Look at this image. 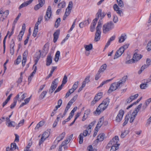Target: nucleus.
I'll use <instances>...</instances> for the list:
<instances>
[{"instance_id":"obj_1","label":"nucleus","mask_w":151,"mask_h":151,"mask_svg":"<svg viewBox=\"0 0 151 151\" xmlns=\"http://www.w3.org/2000/svg\"><path fill=\"white\" fill-rule=\"evenodd\" d=\"M109 103V98H107L105 99L99 105L98 108H97L95 111L94 112V113L99 114L100 113L104 110H105L107 107Z\"/></svg>"},{"instance_id":"obj_2","label":"nucleus","mask_w":151,"mask_h":151,"mask_svg":"<svg viewBox=\"0 0 151 151\" xmlns=\"http://www.w3.org/2000/svg\"><path fill=\"white\" fill-rule=\"evenodd\" d=\"M114 27V24L111 21L104 24L102 27L103 32L106 34L112 30Z\"/></svg>"},{"instance_id":"obj_3","label":"nucleus","mask_w":151,"mask_h":151,"mask_svg":"<svg viewBox=\"0 0 151 151\" xmlns=\"http://www.w3.org/2000/svg\"><path fill=\"white\" fill-rule=\"evenodd\" d=\"M106 15V14L105 12H102L101 9H99L96 14L97 17H96L93 21V24L94 26L96 25L97 21L100 17L101 20Z\"/></svg>"},{"instance_id":"obj_4","label":"nucleus","mask_w":151,"mask_h":151,"mask_svg":"<svg viewBox=\"0 0 151 151\" xmlns=\"http://www.w3.org/2000/svg\"><path fill=\"white\" fill-rule=\"evenodd\" d=\"M121 87V86L120 85V83H119L118 82L114 83L111 85L108 91V93H110Z\"/></svg>"},{"instance_id":"obj_5","label":"nucleus","mask_w":151,"mask_h":151,"mask_svg":"<svg viewBox=\"0 0 151 151\" xmlns=\"http://www.w3.org/2000/svg\"><path fill=\"white\" fill-rule=\"evenodd\" d=\"M73 3L72 1L69 2L67 8L66 9V11L63 17V20H65L67 17L70 14V11L73 8Z\"/></svg>"},{"instance_id":"obj_6","label":"nucleus","mask_w":151,"mask_h":151,"mask_svg":"<svg viewBox=\"0 0 151 151\" xmlns=\"http://www.w3.org/2000/svg\"><path fill=\"white\" fill-rule=\"evenodd\" d=\"M52 14L51 8L49 6L47 9L46 14L45 16V19L46 21H48L50 18Z\"/></svg>"},{"instance_id":"obj_7","label":"nucleus","mask_w":151,"mask_h":151,"mask_svg":"<svg viewBox=\"0 0 151 151\" xmlns=\"http://www.w3.org/2000/svg\"><path fill=\"white\" fill-rule=\"evenodd\" d=\"M58 80L57 78H56L53 81L52 83L50 88L49 89V92L50 93H52L55 90L58 86V83L55 82Z\"/></svg>"},{"instance_id":"obj_8","label":"nucleus","mask_w":151,"mask_h":151,"mask_svg":"<svg viewBox=\"0 0 151 151\" xmlns=\"http://www.w3.org/2000/svg\"><path fill=\"white\" fill-rule=\"evenodd\" d=\"M124 51L123 47H120L116 52L114 56V59H115L120 57L123 53Z\"/></svg>"},{"instance_id":"obj_9","label":"nucleus","mask_w":151,"mask_h":151,"mask_svg":"<svg viewBox=\"0 0 151 151\" xmlns=\"http://www.w3.org/2000/svg\"><path fill=\"white\" fill-rule=\"evenodd\" d=\"M124 114V111L122 109L120 110L116 117V121L118 122H120L122 119Z\"/></svg>"},{"instance_id":"obj_10","label":"nucleus","mask_w":151,"mask_h":151,"mask_svg":"<svg viewBox=\"0 0 151 151\" xmlns=\"http://www.w3.org/2000/svg\"><path fill=\"white\" fill-rule=\"evenodd\" d=\"M119 140V139L118 136H116L110 141L109 143H110L111 145L119 146V144H117Z\"/></svg>"},{"instance_id":"obj_11","label":"nucleus","mask_w":151,"mask_h":151,"mask_svg":"<svg viewBox=\"0 0 151 151\" xmlns=\"http://www.w3.org/2000/svg\"><path fill=\"white\" fill-rule=\"evenodd\" d=\"M113 8L114 10L116 11L117 14L120 16H122L123 15V12L120 9V8L117 4H114L113 6Z\"/></svg>"},{"instance_id":"obj_12","label":"nucleus","mask_w":151,"mask_h":151,"mask_svg":"<svg viewBox=\"0 0 151 151\" xmlns=\"http://www.w3.org/2000/svg\"><path fill=\"white\" fill-rule=\"evenodd\" d=\"M142 57V56L140 54H137V53H135L133 55L132 60V62L135 63L137 61L139 60Z\"/></svg>"},{"instance_id":"obj_13","label":"nucleus","mask_w":151,"mask_h":151,"mask_svg":"<svg viewBox=\"0 0 151 151\" xmlns=\"http://www.w3.org/2000/svg\"><path fill=\"white\" fill-rule=\"evenodd\" d=\"M46 65L47 66H49L52 62V56L50 53L48 54L46 58Z\"/></svg>"},{"instance_id":"obj_14","label":"nucleus","mask_w":151,"mask_h":151,"mask_svg":"<svg viewBox=\"0 0 151 151\" xmlns=\"http://www.w3.org/2000/svg\"><path fill=\"white\" fill-rule=\"evenodd\" d=\"M28 54V52L27 51H25L24 52L23 54V60L22 61V65L23 67L24 66L27 60V57Z\"/></svg>"},{"instance_id":"obj_15","label":"nucleus","mask_w":151,"mask_h":151,"mask_svg":"<svg viewBox=\"0 0 151 151\" xmlns=\"http://www.w3.org/2000/svg\"><path fill=\"white\" fill-rule=\"evenodd\" d=\"M60 33V31L57 30L53 34V42L55 43L57 41Z\"/></svg>"},{"instance_id":"obj_16","label":"nucleus","mask_w":151,"mask_h":151,"mask_svg":"<svg viewBox=\"0 0 151 151\" xmlns=\"http://www.w3.org/2000/svg\"><path fill=\"white\" fill-rule=\"evenodd\" d=\"M90 21H89V19H88L84 22L80 23L79 24V27L81 28H82L85 27L86 25H88L89 24L90 22H91L90 20Z\"/></svg>"},{"instance_id":"obj_17","label":"nucleus","mask_w":151,"mask_h":151,"mask_svg":"<svg viewBox=\"0 0 151 151\" xmlns=\"http://www.w3.org/2000/svg\"><path fill=\"white\" fill-rule=\"evenodd\" d=\"M105 134L104 133L100 134L97 137V138L96 139L97 142L102 141L104 139Z\"/></svg>"},{"instance_id":"obj_18","label":"nucleus","mask_w":151,"mask_h":151,"mask_svg":"<svg viewBox=\"0 0 151 151\" xmlns=\"http://www.w3.org/2000/svg\"><path fill=\"white\" fill-rule=\"evenodd\" d=\"M84 47L86 51H90L93 49V45L91 44H90L89 45H84Z\"/></svg>"},{"instance_id":"obj_19","label":"nucleus","mask_w":151,"mask_h":151,"mask_svg":"<svg viewBox=\"0 0 151 151\" xmlns=\"http://www.w3.org/2000/svg\"><path fill=\"white\" fill-rule=\"evenodd\" d=\"M65 132H63L60 135L59 137H57L56 138V140H58V143L63 139L65 136Z\"/></svg>"},{"instance_id":"obj_20","label":"nucleus","mask_w":151,"mask_h":151,"mask_svg":"<svg viewBox=\"0 0 151 151\" xmlns=\"http://www.w3.org/2000/svg\"><path fill=\"white\" fill-rule=\"evenodd\" d=\"M78 81L74 83L72 86V88L70 89L71 90H72V93H73L78 88Z\"/></svg>"},{"instance_id":"obj_21","label":"nucleus","mask_w":151,"mask_h":151,"mask_svg":"<svg viewBox=\"0 0 151 151\" xmlns=\"http://www.w3.org/2000/svg\"><path fill=\"white\" fill-rule=\"evenodd\" d=\"M126 35L122 34L121 36L119 38V42L121 43L123 42L126 39Z\"/></svg>"},{"instance_id":"obj_22","label":"nucleus","mask_w":151,"mask_h":151,"mask_svg":"<svg viewBox=\"0 0 151 151\" xmlns=\"http://www.w3.org/2000/svg\"><path fill=\"white\" fill-rule=\"evenodd\" d=\"M106 67L107 65L106 64H104L101 66L98 71L101 73H103L106 69Z\"/></svg>"},{"instance_id":"obj_23","label":"nucleus","mask_w":151,"mask_h":151,"mask_svg":"<svg viewBox=\"0 0 151 151\" xmlns=\"http://www.w3.org/2000/svg\"><path fill=\"white\" fill-rule=\"evenodd\" d=\"M60 52L59 51H57L55 54V57L54 59V60L56 62H57L58 61L59 57L60 56Z\"/></svg>"},{"instance_id":"obj_24","label":"nucleus","mask_w":151,"mask_h":151,"mask_svg":"<svg viewBox=\"0 0 151 151\" xmlns=\"http://www.w3.org/2000/svg\"><path fill=\"white\" fill-rule=\"evenodd\" d=\"M101 33H96L94 40L95 42L98 41L100 39Z\"/></svg>"},{"instance_id":"obj_25","label":"nucleus","mask_w":151,"mask_h":151,"mask_svg":"<svg viewBox=\"0 0 151 151\" xmlns=\"http://www.w3.org/2000/svg\"><path fill=\"white\" fill-rule=\"evenodd\" d=\"M127 79V76H124L123 77L122 79L119 81L118 82L119 83H120V86H122L123 84L126 81Z\"/></svg>"},{"instance_id":"obj_26","label":"nucleus","mask_w":151,"mask_h":151,"mask_svg":"<svg viewBox=\"0 0 151 151\" xmlns=\"http://www.w3.org/2000/svg\"><path fill=\"white\" fill-rule=\"evenodd\" d=\"M50 134L49 131L47 130L43 133L42 136L45 138V139H46L49 136Z\"/></svg>"},{"instance_id":"obj_27","label":"nucleus","mask_w":151,"mask_h":151,"mask_svg":"<svg viewBox=\"0 0 151 151\" xmlns=\"http://www.w3.org/2000/svg\"><path fill=\"white\" fill-rule=\"evenodd\" d=\"M47 92L46 91H43L39 97V99L41 100L43 99L46 95Z\"/></svg>"},{"instance_id":"obj_28","label":"nucleus","mask_w":151,"mask_h":151,"mask_svg":"<svg viewBox=\"0 0 151 151\" xmlns=\"http://www.w3.org/2000/svg\"><path fill=\"white\" fill-rule=\"evenodd\" d=\"M17 148H18V147H17L16 144L15 143L13 142L11 143V150H13Z\"/></svg>"},{"instance_id":"obj_29","label":"nucleus","mask_w":151,"mask_h":151,"mask_svg":"<svg viewBox=\"0 0 151 151\" xmlns=\"http://www.w3.org/2000/svg\"><path fill=\"white\" fill-rule=\"evenodd\" d=\"M104 121V118L102 117L99 119V121L97 124V126L101 127L103 124Z\"/></svg>"},{"instance_id":"obj_30","label":"nucleus","mask_w":151,"mask_h":151,"mask_svg":"<svg viewBox=\"0 0 151 151\" xmlns=\"http://www.w3.org/2000/svg\"><path fill=\"white\" fill-rule=\"evenodd\" d=\"M38 31V27H34V29L33 30V33L32 34V36L35 37H36L37 35V32Z\"/></svg>"},{"instance_id":"obj_31","label":"nucleus","mask_w":151,"mask_h":151,"mask_svg":"<svg viewBox=\"0 0 151 151\" xmlns=\"http://www.w3.org/2000/svg\"><path fill=\"white\" fill-rule=\"evenodd\" d=\"M60 22V18H58L57 19L55 22V26L56 28H57L59 26Z\"/></svg>"},{"instance_id":"obj_32","label":"nucleus","mask_w":151,"mask_h":151,"mask_svg":"<svg viewBox=\"0 0 151 151\" xmlns=\"http://www.w3.org/2000/svg\"><path fill=\"white\" fill-rule=\"evenodd\" d=\"M74 101L72 99L70 100L68 103L67 105L66 106V108L69 109L71 105Z\"/></svg>"},{"instance_id":"obj_33","label":"nucleus","mask_w":151,"mask_h":151,"mask_svg":"<svg viewBox=\"0 0 151 151\" xmlns=\"http://www.w3.org/2000/svg\"><path fill=\"white\" fill-rule=\"evenodd\" d=\"M9 14V11L8 10H6L4 12L3 15H2V17H3V21L5 18Z\"/></svg>"},{"instance_id":"obj_34","label":"nucleus","mask_w":151,"mask_h":151,"mask_svg":"<svg viewBox=\"0 0 151 151\" xmlns=\"http://www.w3.org/2000/svg\"><path fill=\"white\" fill-rule=\"evenodd\" d=\"M137 114H134V113H132L129 120L130 123H132L133 122Z\"/></svg>"},{"instance_id":"obj_35","label":"nucleus","mask_w":151,"mask_h":151,"mask_svg":"<svg viewBox=\"0 0 151 151\" xmlns=\"http://www.w3.org/2000/svg\"><path fill=\"white\" fill-rule=\"evenodd\" d=\"M24 119H23L22 120H21L18 123V125L16 126V129H17L19 128V127L22 126L24 124Z\"/></svg>"},{"instance_id":"obj_36","label":"nucleus","mask_w":151,"mask_h":151,"mask_svg":"<svg viewBox=\"0 0 151 151\" xmlns=\"http://www.w3.org/2000/svg\"><path fill=\"white\" fill-rule=\"evenodd\" d=\"M79 138V143L80 144H82L83 142V137L82 136V133H81L78 137Z\"/></svg>"},{"instance_id":"obj_37","label":"nucleus","mask_w":151,"mask_h":151,"mask_svg":"<svg viewBox=\"0 0 151 151\" xmlns=\"http://www.w3.org/2000/svg\"><path fill=\"white\" fill-rule=\"evenodd\" d=\"M43 6V5H42V4H41L39 3L38 4H37L35 6L34 9L35 10H37L40 8L42 7Z\"/></svg>"},{"instance_id":"obj_38","label":"nucleus","mask_w":151,"mask_h":151,"mask_svg":"<svg viewBox=\"0 0 151 151\" xmlns=\"http://www.w3.org/2000/svg\"><path fill=\"white\" fill-rule=\"evenodd\" d=\"M116 1L119 6L121 7H123L124 4L122 0H116Z\"/></svg>"},{"instance_id":"obj_39","label":"nucleus","mask_w":151,"mask_h":151,"mask_svg":"<svg viewBox=\"0 0 151 151\" xmlns=\"http://www.w3.org/2000/svg\"><path fill=\"white\" fill-rule=\"evenodd\" d=\"M24 33L22 31H20L18 36V39L19 41H21L22 40V37Z\"/></svg>"},{"instance_id":"obj_40","label":"nucleus","mask_w":151,"mask_h":151,"mask_svg":"<svg viewBox=\"0 0 151 151\" xmlns=\"http://www.w3.org/2000/svg\"><path fill=\"white\" fill-rule=\"evenodd\" d=\"M128 133V130H125L124 132H122L120 137L122 138H124Z\"/></svg>"},{"instance_id":"obj_41","label":"nucleus","mask_w":151,"mask_h":151,"mask_svg":"<svg viewBox=\"0 0 151 151\" xmlns=\"http://www.w3.org/2000/svg\"><path fill=\"white\" fill-rule=\"evenodd\" d=\"M148 87V85L146 83H142L140 85V87L142 89H145Z\"/></svg>"},{"instance_id":"obj_42","label":"nucleus","mask_w":151,"mask_h":151,"mask_svg":"<svg viewBox=\"0 0 151 151\" xmlns=\"http://www.w3.org/2000/svg\"><path fill=\"white\" fill-rule=\"evenodd\" d=\"M65 6V3L64 1H63L59 4L58 6V8H60V6H61V8H64Z\"/></svg>"},{"instance_id":"obj_43","label":"nucleus","mask_w":151,"mask_h":151,"mask_svg":"<svg viewBox=\"0 0 151 151\" xmlns=\"http://www.w3.org/2000/svg\"><path fill=\"white\" fill-rule=\"evenodd\" d=\"M113 21L114 23H116L118 21V18L116 14L113 15Z\"/></svg>"},{"instance_id":"obj_44","label":"nucleus","mask_w":151,"mask_h":151,"mask_svg":"<svg viewBox=\"0 0 151 151\" xmlns=\"http://www.w3.org/2000/svg\"><path fill=\"white\" fill-rule=\"evenodd\" d=\"M101 73L99 71H98V73L96 74L95 77V79L96 80H98L99 78L101 76V75L100 74V73Z\"/></svg>"},{"instance_id":"obj_45","label":"nucleus","mask_w":151,"mask_h":151,"mask_svg":"<svg viewBox=\"0 0 151 151\" xmlns=\"http://www.w3.org/2000/svg\"><path fill=\"white\" fill-rule=\"evenodd\" d=\"M21 56L19 55L17 57L16 60V63L17 65H18L21 62Z\"/></svg>"},{"instance_id":"obj_46","label":"nucleus","mask_w":151,"mask_h":151,"mask_svg":"<svg viewBox=\"0 0 151 151\" xmlns=\"http://www.w3.org/2000/svg\"><path fill=\"white\" fill-rule=\"evenodd\" d=\"M118 146L112 145L110 151H116L118 148Z\"/></svg>"},{"instance_id":"obj_47","label":"nucleus","mask_w":151,"mask_h":151,"mask_svg":"<svg viewBox=\"0 0 151 151\" xmlns=\"http://www.w3.org/2000/svg\"><path fill=\"white\" fill-rule=\"evenodd\" d=\"M146 49L148 51L151 50V42L150 41L148 43L146 47Z\"/></svg>"},{"instance_id":"obj_48","label":"nucleus","mask_w":151,"mask_h":151,"mask_svg":"<svg viewBox=\"0 0 151 151\" xmlns=\"http://www.w3.org/2000/svg\"><path fill=\"white\" fill-rule=\"evenodd\" d=\"M8 124V126L9 127H14L15 126V123L14 122H10Z\"/></svg>"},{"instance_id":"obj_49","label":"nucleus","mask_w":151,"mask_h":151,"mask_svg":"<svg viewBox=\"0 0 151 151\" xmlns=\"http://www.w3.org/2000/svg\"><path fill=\"white\" fill-rule=\"evenodd\" d=\"M8 35H6L4 37L3 40V46H4V53L5 52V42L6 40Z\"/></svg>"},{"instance_id":"obj_50","label":"nucleus","mask_w":151,"mask_h":151,"mask_svg":"<svg viewBox=\"0 0 151 151\" xmlns=\"http://www.w3.org/2000/svg\"><path fill=\"white\" fill-rule=\"evenodd\" d=\"M35 73H33V71L31 75L29 76L28 78V81L29 83H30V82L31 81L32 77L33 76L34 74H35Z\"/></svg>"},{"instance_id":"obj_51","label":"nucleus","mask_w":151,"mask_h":151,"mask_svg":"<svg viewBox=\"0 0 151 151\" xmlns=\"http://www.w3.org/2000/svg\"><path fill=\"white\" fill-rule=\"evenodd\" d=\"M138 95H139L138 94H137L133 96H131L130 97V98L132 101L134 100L135 99H136L138 97Z\"/></svg>"},{"instance_id":"obj_52","label":"nucleus","mask_w":151,"mask_h":151,"mask_svg":"<svg viewBox=\"0 0 151 151\" xmlns=\"http://www.w3.org/2000/svg\"><path fill=\"white\" fill-rule=\"evenodd\" d=\"M67 82V77L66 75H65L64 76L63 78V81L62 82L63 83V84H66Z\"/></svg>"},{"instance_id":"obj_53","label":"nucleus","mask_w":151,"mask_h":151,"mask_svg":"<svg viewBox=\"0 0 151 151\" xmlns=\"http://www.w3.org/2000/svg\"><path fill=\"white\" fill-rule=\"evenodd\" d=\"M21 15V14L19 13L18 14V16L16 18V19H15L14 20V22H13V24L14 25H15L17 23V21L18 20L19 18V17H20Z\"/></svg>"},{"instance_id":"obj_54","label":"nucleus","mask_w":151,"mask_h":151,"mask_svg":"<svg viewBox=\"0 0 151 151\" xmlns=\"http://www.w3.org/2000/svg\"><path fill=\"white\" fill-rule=\"evenodd\" d=\"M17 102V101L16 100H14L13 103L10 106V108L12 109L14 108Z\"/></svg>"},{"instance_id":"obj_55","label":"nucleus","mask_w":151,"mask_h":151,"mask_svg":"<svg viewBox=\"0 0 151 151\" xmlns=\"http://www.w3.org/2000/svg\"><path fill=\"white\" fill-rule=\"evenodd\" d=\"M14 42L13 39H12L11 41V43L10 45V48H14Z\"/></svg>"},{"instance_id":"obj_56","label":"nucleus","mask_w":151,"mask_h":151,"mask_svg":"<svg viewBox=\"0 0 151 151\" xmlns=\"http://www.w3.org/2000/svg\"><path fill=\"white\" fill-rule=\"evenodd\" d=\"M90 76H87L85 78L84 81H83L84 83H88L90 81Z\"/></svg>"},{"instance_id":"obj_57","label":"nucleus","mask_w":151,"mask_h":151,"mask_svg":"<svg viewBox=\"0 0 151 151\" xmlns=\"http://www.w3.org/2000/svg\"><path fill=\"white\" fill-rule=\"evenodd\" d=\"M76 19L74 21L73 24L71 27L70 28V29H69V32H70L74 28V27H75V23L76 22Z\"/></svg>"},{"instance_id":"obj_58","label":"nucleus","mask_w":151,"mask_h":151,"mask_svg":"<svg viewBox=\"0 0 151 151\" xmlns=\"http://www.w3.org/2000/svg\"><path fill=\"white\" fill-rule=\"evenodd\" d=\"M62 100L61 99H59L58 102V105L57 106L58 107L60 108L62 104Z\"/></svg>"},{"instance_id":"obj_59","label":"nucleus","mask_w":151,"mask_h":151,"mask_svg":"<svg viewBox=\"0 0 151 151\" xmlns=\"http://www.w3.org/2000/svg\"><path fill=\"white\" fill-rule=\"evenodd\" d=\"M46 139H45V138L43 137V136H42V137L41 138V139L40 140L39 143V145H40L43 142L45 141V140Z\"/></svg>"},{"instance_id":"obj_60","label":"nucleus","mask_w":151,"mask_h":151,"mask_svg":"<svg viewBox=\"0 0 151 151\" xmlns=\"http://www.w3.org/2000/svg\"><path fill=\"white\" fill-rule=\"evenodd\" d=\"M74 112L73 111H71L70 114V116L68 117V120H70L73 117L74 114Z\"/></svg>"},{"instance_id":"obj_61","label":"nucleus","mask_w":151,"mask_h":151,"mask_svg":"<svg viewBox=\"0 0 151 151\" xmlns=\"http://www.w3.org/2000/svg\"><path fill=\"white\" fill-rule=\"evenodd\" d=\"M151 64V62L150 59L149 58H147L146 60V65H147V67H148Z\"/></svg>"},{"instance_id":"obj_62","label":"nucleus","mask_w":151,"mask_h":151,"mask_svg":"<svg viewBox=\"0 0 151 151\" xmlns=\"http://www.w3.org/2000/svg\"><path fill=\"white\" fill-rule=\"evenodd\" d=\"M101 27H99L97 26L96 27V33H101Z\"/></svg>"},{"instance_id":"obj_63","label":"nucleus","mask_w":151,"mask_h":151,"mask_svg":"<svg viewBox=\"0 0 151 151\" xmlns=\"http://www.w3.org/2000/svg\"><path fill=\"white\" fill-rule=\"evenodd\" d=\"M27 6V4L26 2L24 3H22L19 7V9H21L22 8L25 7L26 6Z\"/></svg>"},{"instance_id":"obj_64","label":"nucleus","mask_w":151,"mask_h":151,"mask_svg":"<svg viewBox=\"0 0 151 151\" xmlns=\"http://www.w3.org/2000/svg\"><path fill=\"white\" fill-rule=\"evenodd\" d=\"M88 130H85L83 131V133H82V136L86 137L87 136L88 134Z\"/></svg>"}]
</instances>
